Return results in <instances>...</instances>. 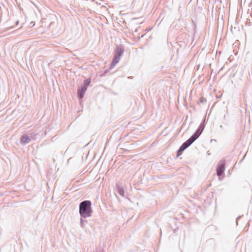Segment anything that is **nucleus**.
Segmentation results:
<instances>
[{
  "label": "nucleus",
  "instance_id": "39448f33",
  "mask_svg": "<svg viewBox=\"0 0 252 252\" xmlns=\"http://www.w3.org/2000/svg\"><path fill=\"white\" fill-rule=\"evenodd\" d=\"M225 162L224 160L220 161L217 168V174L218 176H221L224 174Z\"/></svg>",
  "mask_w": 252,
  "mask_h": 252
},
{
  "label": "nucleus",
  "instance_id": "0eeeda50",
  "mask_svg": "<svg viewBox=\"0 0 252 252\" xmlns=\"http://www.w3.org/2000/svg\"><path fill=\"white\" fill-rule=\"evenodd\" d=\"M31 141V139L29 136H28L26 134L23 135L20 139V142L22 145H25L30 143Z\"/></svg>",
  "mask_w": 252,
  "mask_h": 252
},
{
  "label": "nucleus",
  "instance_id": "f8f14e48",
  "mask_svg": "<svg viewBox=\"0 0 252 252\" xmlns=\"http://www.w3.org/2000/svg\"><path fill=\"white\" fill-rule=\"evenodd\" d=\"M220 127L221 129H223V126H222V125H220Z\"/></svg>",
  "mask_w": 252,
  "mask_h": 252
},
{
  "label": "nucleus",
  "instance_id": "423d86ee",
  "mask_svg": "<svg viewBox=\"0 0 252 252\" xmlns=\"http://www.w3.org/2000/svg\"><path fill=\"white\" fill-rule=\"evenodd\" d=\"M204 127V126L203 125H200L196 131L191 136H193L195 140L198 138V137L201 134L203 130Z\"/></svg>",
  "mask_w": 252,
  "mask_h": 252
},
{
  "label": "nucleus",
  "instance_id": "f03ea898",
  "mask_svg": "<svg viewBox=\"0 0 252 252\" xmlns=\"http://www.w3.org/2000/svg\"><path fill=\"white\" fill-rule=\"evenodd\" d=\"M195 138L193 136H191L189 139L185 142L179 148L177 153V157L181 156L183 152L189 147L194 141Z\"/></svg>",
  "mask_w": 252,
  "mask_h": 252
},
{
  "label": "nucleus",
  "instance_id": "9d476101",
  "mask_svg": "<svg viewBox=\"0 0 252 252\" xmlns=\"http://www.w3.org/2000/svg\"><path fill=\"white\" fill-rule=\"evenodd\" d=\"M87 223V220H83L82 218H80V225L82 227H84L85 224Z\"/></svg>",
  "mask_w": 252,
  "mask_h": 252
},
{
  "label": "nucleus",
  "instance_id": "7ed1b4c3",
  "mask_svg": "<svg viewBox=\"0 0 252 252\" xmlns=\"http://www.w3.org/2000/svg\"><path fill=\"white\" fill-rule=\"evenodd\" d=\"M91 83V79H87L84 80L83 84L78 90V96L79 98H82L86 93L88 87Z\"/></svg>",
  "mask_w": 252,
  "mask_h": 252
},
{
  "label": "nucleus",
  "instance_id": "f257e3e1",
  "mask_svg": "<svg viewBox=\"0 0 252 252\" xmlns=\"http://www.w3.org/2000/svg\"><path fill=\"white\" fill-rule=\"evenodd\" d=\"M91 205L92 203L90 200H84L79 204V212L82 218H87L92 216L93 211Z\"/></svg>",
  "mask_w": 252,
  "mask_h": 252
},
{
  "label": "nucleus",
  "instance_id": "2eb2a0df",
  "mask_svg": "<svg viewBox=\"0 0 252 252\" xmlns=\"http://www.w3.org/2000/svg\"><path fill=\"white\" fill-rule=\"evenodd\" d=\"M26 64V65L27 66L28 68H29V66H28L27 65V64Z\"/></svg>",
  "mask_w": 252,
  "mask_h": 252
},
{
  "label": "nucleus",
  "instance_id": "ddd939ff",
  "mask_svg": "<svg viewBox=\"0 0 252 252\" xmlns=\"http://www.w3.org/2000/svg\"><path fill=\"white\" fill-rule=\"evenodd\" d=\"M223 67H223H221L220 68V70H219V72H220V70L222 69Z\"/></svg>",
  "mask_w": 252,
  "mask_h": 252
},
{
  "label": "nucleus",
  "instance_id": "4468645a",
  "mask_svg": "<svg viewBox=\"0 0 252 252\" xmlns=\"http://www.w3.org/2000/svg\"><path fill=\"white\" fill-rule=\"evenodd\" d=\"M19 24V21H17L16 23V24L17 25Z\"/></svg>",
  "mask_w": 252,
  "mask_h": 252
},
{
  "label": "nucleus",
  "instance_id": "20e7f679",
  "mask_svg": "<svg viewBox=\"0 0 252 252\" xmlns=\"http://www.w3.org/2000/svg\"><path fill=\"white\" fill-rule=\"evenodd\" d=\"M125 51L124 47L122 45H119L116 47L115 54L111 63H118L120 60L121 56Z\"/></svg>",
  "mask_w": 252,
  "mask_h": 252
},
{
  "label": "nucleus",
  "instance_id": "9b49d317",
  "mask_svg": "<svg viewBox=\"0 0 252 252\" xmlns=\"http://www.w3.org/2000/svg\"><path fill=\"white\" fill-rule=\"evenodd\" d=\"M204 102H206V100L205 99L203 98H201L200 100V103H204Z\"/></svg>",
  "mask_w": 252,
  "mask_h": 252
},
{
  "label": "nucleus",
  "instance_id": "6e6552de",
  "mask_svg": "<svg viewBox=\"0 0 252 252\" xmlns=\"http://www.w3.org/2000/svg\"><path fill=\"white\" fill-rule=\"evenodd\" d=\"M116 64H110V66L108 67V68H107L106 66H105L104 67V71L103 73L100 74V76H103V75H104V74H106L107 73H108V72H109V71L111 69H112L113 68H114Z\"/></svg>",
  "mask_w": 252,
  "mask_h": 252
},
{
  "label": "nucleus",
  "instance_id": "1a4fd4ad",
  "mask_svg": "<svg viewBox=\"0 0 252 252\" xmlns=\"http://www.w3.org/2000/svg\"><path fill=\"white\" fill-rule=\"evenodd\" d=\"M117 188L118 189V193L121 196H124L125 194L124 190L122 186L119 184H117Z\"/></svg>",
  "mask_w": 252,
  "mask_h": 252
}]
</instances>
